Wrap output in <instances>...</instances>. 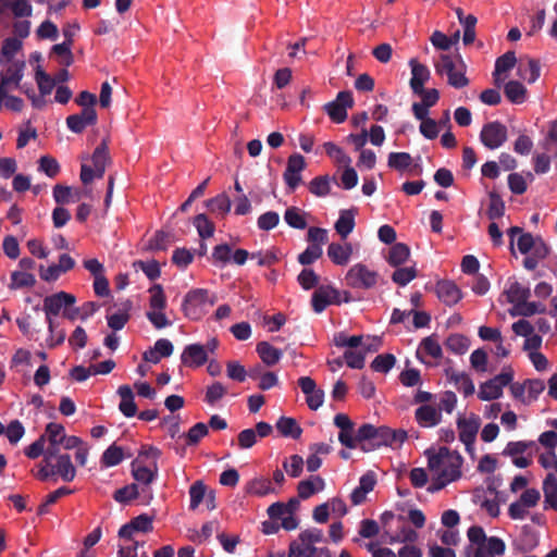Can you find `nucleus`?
Returning a JSON list of instances; mask_svg holds the SVG:
<instances>
[{"mask_svg":"<svg viewBox=\"0 0 557 557\" xmlns=\"http://www.w3.org/2000/svg\"><path fill=\"white\" fill-rule=\"evenodd\" d=\"M508 72H494V83L500 87L504 85V91L508 100L512 103L520 104L527 100V88L518 81H507Z\"/></svg>","mask_w":557,"mask_h":557,"instance_id":"4468645a","label":"nucleus"},{"mask_svg":"<svg viewBox=\"0 0 557 557\" xmlns=\"http://www.w3.org/2000/svg\"><path fill=\"white\" fill-rule=\"evenodd\" d=\"M207 208L214 214L225 216L231 210V200L226 194H220L206 201Z\"/></svg>","mask_w":557,"mask_h":557,"instance_id":"a18cd8bd","label":"nucleus"},{"mask_svg":"<svg viewBox=\"0 0 557 557\" xmlns=\"http://www.w3.org/2000/svg\"><path fill=\"white\" fill-rule=\"evenodd\" d=\"M355 227V211L342 210L338 220L335 222V230L343 239L352 232Z\"/></svg>","mask_w":557,"mask_h":557,"instance_id":"79ce46f5","label":"nucleus"},{"mask_svg":"<svg viewBox=\"0 0 557 557\" xmlns=\"http://www.w3.org/2000/svg\"><path fill=\"white\" fill-rule=\"evenodd\" d=\"M121 397L119 408L125 417H134L137 412V406L134 403V394L128 385H122L117 389Z\"/></svg>","mask_w":557,"mask_h":557,"instance_id":"e433bc0d","label":"nucleus"},{"mask_svg":"<svg viewBox=\"0 0 557 557\" xmlns=\"http://www.w3.org/2000/svg\"><path fill=\"white\" fill-rule=\"evenodd\" d=\"M113 497L117 503H122V504L128 503V502H131L133 499H137V498L140 499V504H143L141 490L139 488V485L136 483H133V484H129L122 488L116 490L114 492Z\"/></svg>","mask_w":557,"mask_h":557,"instance_id":"49530a36","label":"nucleus"},{"mask_svg":"<svg viewBox=\"0 0 557 557\" xmlns=\"http://www.w3.org/2000/svg\"><path fill=\"white\" fill-rule=\"evenodd\" d=\"M469 339L460 334H453L446 339V347L457 355H462L469 349Z\"/></svg>","mask_w":557,"mask_h":557,"instance_id":"bf43d9fd","label":"nucleus"},{"mask_svg":"<svg viewBox=\"0 0 557 557\" xmlns=\"http://www.w3.org/2000/svg\"><path fill=\"white\" fill-rule=\"evenodd\" d=\"M545 382L541 379H531L524 381L527 387L525 404L529 405L535 401L545 389Z\"/></svg>","mask_w":557,"mask_h":557,"instance_id":"4d7b16f0","label":"nucleus"},{"mask_svg":"<svg viewBox=\"0 0 557 557\" xmlns=\"http://www.w3.org/2000/svg\"><path fill=\"white\" fill-rule=\"evenodd\" d=\"M149 307L146 317L149 322L157 329L161 330L172 325L164 310L168 306L166 296L161 285L156 284L148 289Z\"/></svg>","mask_w":557,"mask_h":557,"instance_id":"423d86ee","label":"nucleus"},{"mask_svg":"<svg viewBox=\"0 0 557 557\" xmlns=\"http://www.w3.org/2000/svg\"><path fill=\"white\" fill-rule=\"evenodd\" d=\"M98 121V114L95 109H82L79 113L66 117V126L70 131L81 134L88 126H94Z\"/></svg>","mask_w":557,"mask_h":557,"instance_id":"5701e85b","label":"nucleus"},{"mask_svg":"<svg viewBox=\"0 0 557 557\" xmlns=\"http://www.w3.org/2000/svg\"><path fill=\"white\" fill-rule=\"evenodd\" d=\"M257 352L261 360L269 367L276 364L282 357V351L268 342L259 343L257 345Z\"/></svg>","mask_w":557,"mask_h":557,"instance_id":"37998d69","label":"nucleus"},{"mask_svg":"<svg viewBox=\"0 0 557 557\" xmlns=\"http://www.w3.org/2000/svg\"><path fill=\"white\" fill-rule=\"evenodd\" d=\"M536 447L532 441L509 442L503 450V456L509 457L517 468H528L532 463L533 448Z\"/></svg>","mask_w":557,"mask_h":557,"instance_id":"ddd939ff","label":"nucleus"},{"mask_svg":"<svg viewBox=\"0 0 557 557\" xmlns=\"http://www.w3.org/2000/svg\"><path fill=\"white\" fill-rule=\"evenodd\" d=\"M283 468L288 475L297 478L301 474L304 468V459L299 455H293L284 460Z\"/></svg>","mask_w":557,"mask_h":557,"instance_id":"338daca9","label":"nucleus"},{"mask_svg":"<svg viewBox=\"0 0 557 557\" xmlns=\"http://www.w3.org/2000/svg\"><path fill=\"white\" fill-rule=\"evenodd\" d=\"M431 41L436 49L437 55L434 57L433 65L435 70H456L458 66L454 58L444 53L454 45L453 38H449L444 33L435 30L431 36Z\"/></svg>","mask_w":557,"mask_h":557,"instance_id":"9d476101","label":"nucleus"},{"mask_svg":"<svg viewBox=\"0 0 557 557\" xmlns=\"http://www.w3.org/2000/svg\"><path fill=\"white\" fill-rule=\"evenodd\" d=\"M245 493L250 496L263 497L276 493V488L268 478L256 476L246 483Z\"/></svg>","mask_w":557,"mask_h":557,"instance_id":"c85d7f7f","label":"nucleus"},{"mask_svg":"<svg viewBox=\"0 0 557 557\" xmlns=\"http://www.w3.org/2000/svg\"><path fill=\"white\" fill-rule=\"evenodd\" d=\"M305 168L306 161L301 154L294 153L289 156L283 178L290 191H294L300 185L301 172Z\"/></svg>","mask_w":557,"mask_h":557,"instance_id":"f3484780","label":"nucleus"},{"mask_svg":"<svg viewBox=\"0 0 557 557\" xmlns=\"http://www.w3.org/2000/svg\"><path fill=\"white\" fill-rule=\"evenodd\" d=\"M354 103L350 91H341L335 101L325 104V111L335 123H342L347 117V108Z\"/></svg>","mask_w":557,"mask_h":557,"instance_id":"6ab92c4d","label":"nucleus"},{"mask_svg":"<svg viewBox=\"0 0 557 557\" xmlns=\"http://www.w3.org/2000/svg\"><path fill=\"white\" fill-rule=\"evenodd\" d=\"M34 73V79L37 83L39 95H36L34 89L28 88L26 83L23 84L22 88L23 92L30 99L32 104L37 109H41L47 103L45 97L49 96L60 83H63L66 79V72H61L57 76H51L48 72Z\"/></svg>","mask_w":557,"mask_h":557,"instance_id":"20e7f679","label":"nucleus"},{"mask_svg":"<svg viewBox=\"0 0 557 557\" xmlns=\"http://www.w3.org/2000/svg\"><path fill=\"white\" fill-rule=\"evenodd\" d=\"M53 198L58 203H70L81 199L78 191H73L71 187L55 185L53 188Z\"/></svg>","mask_w":557,"mask_h":557,"instance_id":"5fc2aeb1","label":"nucleus"},{"mask_svg":"<svg viewBox=\"0 0 557 557\" xmlns=\"http://www.w3.org/2000/svg\"><path fill=\"white\" fill-rule=\"evenodd\" d=\"M193 224L202 239H207L213 236L215 226L206 214H197L194 218Z\"/></svg>","mask_w":557,"mask_h":557,"instance_id":"603ef678","label":"nucleus"},{"mask_svg":"<svg viewBox=\"0 0 557 557\" xmlns=\"http://www.w3.org/2000/svg\"><path fill=\"white\" fill-rule=\"evenodd\" d=\"M518 63V70H541L542 67H557V58L535 59L530 55L516 58L513 51H507L495 62L494 70H511Z\"/></svg>","mask_w":557,"mask_h":557,"instance_id":"0eeeda50","label":"nucleus"},{"mask_svg":"<svg viewBox=\"0 0 557 557\" xmlns=\"http://www.w3.org/2000/svg\"><path fill=\"white\" fill-rule=\"evenodd\" d=\"M36 285V277L33 273L15 270L10 275V283L8 287L11 290H17L22 288H33Z\"/></svg>","mask_w":557,"mask_h":557,"instance_id":"c9c22d12","label":"nucleus"},{"mask_svg":"<svg viewBox=\"0 0 557 557\" xmlns=\"http://www.w3.org/2000/svg\"><path fill=\"white\" fill-rule=\"evenodd\" d=\"M488 198L490 203L486 211L488 219L494 221L502 218L505 213V203L502 197L496 191H491Z\"/></svg>","mask_w":557,"mask_h":557,"instance_id":"864d4df0","label":"nucleus"},{"mask_svg":"<svg viewBox=\"0 0 557 557\" xmlns=\"http://www.w3.org/2000/svg\"><path fill=\"white\" fill-rule=\"evenodd\" d=\"M72 44L63 41L62 44L54 45L52 47V54L59 57L60 64L63 66H70L73 62V54L71 52Z\"/></svg>","mask_w":557,"mask_h":557,"instance_id":"69168bd1","label":"nucleus"},{"mask_svg":"<svg viewBox=\"0 0 557 557\" xmlns=\"http://www.w3.org/2000/svg\"><path fill=\"white\" fill-rule=\"evenodd\" d=\"M309 191L317 197H325L331 191L329 176H317L308 185Z\"/></svg>","mask_w":557,"mask_h":557,"instance_id":"13d9d810","label":"nucleus"},{"mask_svg":"<svg viewBox=\"0 0 557 557\" xmlns=\"http://www.w3.org/2000/svg\"><path fill=\"white\" fill-rule=\"evenodd\" d=\"M324 150L330 158L341 165H349L351 162V159L344 152V150L334 143H325Z\"/></svg>","mask_w":557,"mask_h":557,"instance_id":"680f3d73","label":"nucleus"},{"mask_svg":"<svg viewBox=\"0 0 557 557\" xmlns=\"http://www.w3.org/2000/svg\"><path fill=\"white\" fill-rule=\"evenodd\" d=\"M310 40L306 37L298 39L286 47L287 59L293 64L296 60H301L307 55L306 46Z\"/></svg>","mask_w":557,"mask_h":557,"instance_id":"6e6d98bb","label":"nucleus"},{"mask_svg":"<svg viewBox=\"0 0 557 557\" xmlns=\"http://www.w3.org/2000/svg\"><path fill=\"white\" fill-rule=\"evenodd\" d=\"M324 486V480L319 475H313L308 480H304L298 483V496L301 499H307L311 497L313 494L322 491Z\"/></svg>","mask_w":557,"mask_h":557,"instance_id":"72a5a7b5","label":"nucleus"},{"mask_svg":"<svg viewBox=\"0 0 557 557\" xmlns=\"http://www.w3.org/2000/svg\"><path fill=\"white\" fill-rule=\"evenodd\" d=\"M276 429L284 437L297 440L301 436L302 429L294 418L281 417L276 422Z\"/></svg>","mask_w":557,"mask_h":557,"instance_id":"ea45409f","label":"nucleus"},{"mask_svg":"<svg viewBox=\"0 0 557 557\" xmlns=\"http://www.w3.org/2000/svg\"><path fill=\"white\" fill-rule=\"evenodd\" d=\"M22 41L16 37L5 38L0 50V64L9 62L22 49Z\"/></svg>","mask_w":557,"mask_h":557,"instance_id":"8fccbe9b","label":"nucleus"},{"mask_svg":"<svg viewBox=\"0 0 557 557\" xmlns=\"http://www.w3.org/2000/svg\"><path fill=\"white\" fill-rule=\"evenodd\" d=\"M152 530V519L147 515H140L134 518L129 523L124 524L119 535L122 539L132 540L135 532H149Z\"/></svg>","mask_w":557,"mask_h":557,"instance_id":"bb28decb","label":"nucleus"},{"mask_svg":"<svg viewBox=\"0 0 557 557\" xmlns=\"http://www.w3.org/2000/svg\"><path fill=\"white\" fill-rule=\"evenodd\" d=\"M480 425L481 419L474 413L459 416L457 419V430L460 442H475Z\"/></svg>","mask_w":557,"mask_h":557,"instance_id":"aec40b11","label":"nucleus"},{"mask_svg":"<svg viewBox=\"0 0 557 557\" xmlns=\"http://www.w3.org/2000/svg\"><path fill=\"white\" fill-rule=\"evenodd\" d=\"M214 302L215 298L210 295L208 289L194 288L185 295L182 311L187 319L197 321L207 313Z\"/></svg>","mask_w":557,"mask_h":557,"instance_id":"39448f33","label":"nucleus"},{"mask_svg":"<svg viewBox=\"0 0 557 557\" xmlns=\"http://www.w3.org/2000/svg\"><path fill=\"white\" fill-rule=\"evenodd\" d=\"M539 443L547 448L545 453L539 456V463L544 469H550L553 459H555V448L557 446V432L546 431L539 436Z\"/></svg>","mask_w":557,"mask_h":557,"instance_id":"393cba45","label":"nucleus"},{"mask_svg":"<svg viewBox=\"0 0 557 557\" xmlns=\"http://www.w3.org/2000/svg\"><path fill=\"white\" fill-rule=\"evenodd\" d=\"M443 350L440 343L433 337L424 338L417 351L418 357L423 362H431V360H437L442 357Z\"/></svg>","mask_w":557,"mask_h":557,"instance_id":"7c9ffc66","label":"nucleus"},{"mask_svg":"<svg viewBox=\"0 0 557 557\" xmlns=\"http://www.w3.org/2000/svg\"><path fill=\"white\" fill-rule=\"evenodd\" d=\"M379 273L363 263L354 264L346 273V284L351 288L370 289L377 283Z\"/></svg>","mask_w":557,"mask_h":557,"instance_id":"9b49d317","label":"nucleus"},{"mask_svg":"<svg viewBox=\"0 0 557 557\" xmlns=\"http://www.w3.org/2000/svg\"><path fill=\"white\" fill-rule=\"evenodd\" d=\"M395 357L391 354L379 355L371 363V368L381 373L388 372L395 364Z\"/></svg>","mask_w":557,"mask_h":557,"instance_id":"774afa93","label":"nucleus"},{"mask_svg":"<svg viewBox=\"0 0 557 557\" xmlns=\"http://www.w3.org/2000/svg\"><path fill=\"white\" fill-rule=\"evenodd\" d=\"M412 163V158L408 152H391L387 164L389 168L404 171Z\"/></svg>","mask_w":557,"mask_h":557,"instance_id":"052dcab7","label":"nucleus"},{"mask_svg":"<svg viewBox=\"0 0 557 557\" xmlns=\"http://www.w3.org/2000/svg\"><path fill=\"white\" fill-rule=\"evenodd\" d=\"M132 473L134 479L141 484L139 488L143 494V504L147 505L153 498V493L150 484L156 480L158 474L157 463H151L149 467L143 465V461L135 459L132 462Z\"/></svg>","mask_w":557,"mask_h":557,"instance_id":"1a4fd4ad","label":"nucleus"},{"mask_svg":"<svg viewBox=\"0 0 557 557\" xmlns=\"http://www.w3.org/2000/svg\"><path fill=\"white\" fill-rule=\"evenodd\" d=\"M301 392L306 395V403L311 410L319 409L324 400V392L317 387L315 382L309 376H301L298 380Z\"/></svg>","mask_w":557,"mask_h":557,"instance_id":"4be33fe9","label":"nucleus"},{"mask_svg":"<svg viewBox=\"0 0 557 557\" xmlns=\"http://www.w3.org/2000/svg\"><path fill=\"white\" fill-rule=\"evenodd\" d=\"M352 255V247L350 244L332 243L327 247V256L333 263L337 265H345L348 263Z\"/></svg>","mask_w":557,"mask_h":557,"instance_id":"473e14b6","label":"nucleus"},{"mask_svg":"<svg viewBox=\"0 0 557 557\" xmlns=\"http://www.w3.org/2000/svg\"><path fill=\"white\" fill-rule=\"evenodd\" d=\"M410 256L409 247L403 243L393 245L388 250L387 262L393 267H398L407 261Z\"/></svg>","mask_w":557,"mask_h":557,"instance_id":"09e8293b","label":"nucleus"},{"mask_svg":"<svg viewBox=\"0 0 557 557\" xmlns=\"http://www.w3.org/2000/svg\"><path fill=\"white\" fill-rule=\"evenodd\" d=\"M513 371L511 368H504L503 371L493 379L480 385L478 397L481 400H494L503 395V388L511 383Z\"/></svg>","mask_w":557,"mask_h":557,"instance_id":"f8f14e48","label":"nucleus"},{"mask_svg":"<svg viewBox=\"0 0 557 557\" xmlns=\"http://www.w3.org/2000/svg\"><path fill=\"white\" fill-rule=\"evenodd\" d=\"M75 296L65 292H59L53 295L47 296L44 299V311L48 322L49 330L52 331L53 321L52 315H58L63 307L72 306L75 304Z\"/></svg>","mask_w":557,"mask_h":557,"instance_id":"2eb2a0df","label":"nucleus"},{"mask_svg":"<svg viewBox=\"0 0 557 557\" xmlns=\"http://www.w3.org/2000/svg\"><path fill=\"white\" fill-rule=\"evenodd\" d=\"M545 503L557 511V478L548 473L543 482Z\"/></svg>","mask_w":557,"mask_h":557,"instance_id":"c03bdc74","label":"nucleus"},{"mask_svg":"<svg viewBox=\"0 0 557 557\" xmlns=\"http://www.w3.org/2000/svg\"><path fill=\"white\" fill-rule=\"evenodd\" d=\"M325 541L323 531L318 528H310L299 533L297 540L299 554L302 557H330V550L326 547H318L317 544Z\"/></svg>","mask_w":557,"mask_h":557,"instance_id":"6e6552de","label":"nucleus"},{"mask_svg":"<svg viewBox=\"0 0 557 557\" xmlns=\"http://www.w3.org/2000/svg\"><path fill=\"white\" fill-rule=\"evenodd\" d=\"M446 375L448 380L455 384L456 388L465 396H470L474 393V384L468 374L447 370Z\"/></svg>","mask_w":557,"mask_h":557,"instance_id":"f704fd0d","label":"nucleus"},{"mask_svg":"<svg viewBox=\"0 0 557 557\" xmlns=\"http://www.w3.org/2000/svg\"><path fill=\"white\" fill-rule=\"evenodd\" d=\"M337 297V290L332 287H319L312 295L311 304L317 313H321Z\"/></svg>","mask_w":557,"mask_h":557,"instance_id":"2f4dec72","label":"nucleus"},{"mask_svg":"<svg viewBox=\"0 0 557 557\" xmlns=\"http://www.w3.org/2000/svg\"><path fill=\"white\" fill-rule=\"evenodd\" d=\"M425 455L432 476L430 492H437L461 478L463 459L458 451L443 446L437 449H428Z\"/></svg>","mask_w":557,"mask_h":557,"instance_id":"f257e3e1","label":"nucleus"},{"mask_svg":"<svg viewBox=\"0 0 557 557\" xmlns=\"http://www.w3.org/2000/svg\"><path fill=\"white\" fill-rule=\"evenodd\" d=\"M273 431V428L268 422H258L256 424V429H245L239 432L237 436V445L239 449H249L257 442L258 437L264 438L268 437Z\"/></svg>","mask_w":557,"mask_h":557,"instance_id":"a211bd4d","label":"nucleus"},{"mask_svg":"<svg viewBox=\"0 0 557 557\" xmlns=\"http://www.w3.org/2000/svg\"><path fill=\"white\" fill-rule=\"evenodd\" d=\"M396 528L397 530H393L389 533V537L387 539L388 543L414 542L417 540V532L406 523L403 516H398Z\"/></svg>","mask_w":557,"mask_h":557,"instance_id":"c756f323","label":"nucleus"},{"mask_svg":"<svg viewBox=\"0 0 557 557\" xmlns=\"http://www.w3.org/2000/svg\"><path fill=\"white\" fill-rule=\"evenodd\" d=\"M227 394V388L220 382L209 385L206 391L205 400L209 405H214Z\"/></svg>","mask_w":557,"mask_h":557,"instance_id":"0e129e2a","label":"nucleus"},{"mask_svg":"<svg viewBox=\"0 0 557 557\" xmlns=\"http://www.w3.org/2000/svg\"><path fill=\"white\" fill-rule=\"evenodd\" d=\"M52 467L54 469V474H59L65 482L73 481L76 475L75 467L73 466L69 455L58 456L57 462Z\"/></svg>","mask_w":557,"mask_h":557,"instance_id":"4c0bfd02","label":"nucleus"},{"mask_svg":"<svg viewBox=\"0 0 557 557\" xmlns=\"http://www.w3.org/2000/svg\"><path fill=\"white\" fill-rule=\"evenodd\" d=\"M436 294L441 301L454 306L461 299V292L451 281H442L436 285Z\"/></svg>","mask_w":557,"mask_h":557,"instance_id":"cd10ccee","label":"nucleus"},{"mask_svg":"<svg viewBox=\"0 0 557 557\" xmlns=\"http://www.w3.org/2000/svg\"><path fill=\"white\" fill-rule=\"evenodd\" d=\"M131 453L125 454L123 448L115 444L109 446L101 456V463L104 467H114L122 462L124 458H131Z\"/></svg>","mask_w":557,"mask_h":557,"instance_id":"a19ab883","label":"nucleus"},{"mask_svg":"<svg viewBox=\"0 0 557 557\" xmlns=\"http://www.w3.org/2000/svg\"><path fill=\"white\" fill-rule=\"evenodd\" d=\"M108 159V147L102 143L95 149L91 158L92 166L95 168V175L97 177L100 178L103 176Z\"/></svg>","mask_w":557,"mask_h":557,"instance_id":"de8ad7c7","label":"nucleus"},{"mask_svg":"<svg viewBox=\"0 0 557 557\" xmlns=\"http://www.w3.org/2000/svg\"><path fill=\"white\" fill-rule=\"evenodd\" d=\"M132 308L131 301H126L122 307L111 314L107 315L108 325L113 331L122 330L129 320V311Z\"/></svg>","mask_w":557,"mask_h":557,"instance_id":"58836bf2","label":"nucleus"},{"mask_svg":"<svg viewBox=\"0 0 557 557\" xmlns=\"http://www.w3.org/2000/svg\"><path fill=\"white\" fill-rule=\"evenodd\" d=\"M334 424L339 429L338 441L347 448H356L357 432L354 431V423L345 413H337L334 417Z\"/></svg>","mask_w":557,"mask_h":557,"instance_id":"412c9836","label":"nucleus"},{"mask_svg":"<svg viewBox=\"0 0 557 557\" xmlns=\"http://www.w3.org/2000/svg\"><path fill=\"white\" fill-rule=\"evenodd\" d=\"M284 220L293 228L304 230L307 227L306 213L297 207L287 208Z\"/></svg>","mask_w":557,"mask_h":557,"instance_id":"3c124183","label":"nucleus"},{"mask_svg":"<svg viewBox=\"0 0 557 557\" xmlns=\"http://www.w3.org/2000/svg\"><path fill=\"white\" fill-rule=\"evenodd\" d=\"M42 436H45V442L48 441L53 445L61 444L65 436V429L62 424L51 422L46 426V431Z\"/></svg>","mask_w":557,"mask_h":557,"instance_id":"e2e57ef3","label":"nucleus"},{"mask_svg":"<svg viewBox=\"0 0 557 557\" xmlns=\"http://www.w3.org/2000/svg\"><path fill=\"white\" fill-rule=\"evenodd\" d=\"M414 419L421 428H434L442 421V412L433 405H421L414 411Z\"/></svg>","mask_w":557,"mask_h":557,"instance_id":"a878e982","label":"nucleus"},{"mask_svg":"<svg viewBox=\"0 0 557 557\" xmlns=\"http://www.w3.org/2000/svg\"><path fill=\"white\" fill-rule=\"evenodd\" d=\"M480 138L488 149H496L507 140V128L499 122H491L483 126Z\"/></svg>","mask_w":557,"mask_h":557,"instance_id":"dca6fc26","label":"nucleus"},{"mask_svg":"<svg viewBox=\"0 0 557 557\" xmlns=\"http://www.w3.org/2000/svg\"><path fill=\"white\" fill-rule=\"evenodd\" d=\"M182 364L188 368H198L208 361L207 349L200 344L187 345L181 355Z\"/></svg>","mask_w":557,"mask_h":557,"instance_id":"b1692460","label":"nucleus"},{"mask_svg":"<svg viewBox=\"0 0 557 557\" xmlns=\"http://www.w3.org/2000/svg\"><path fill=\"white\" fill-rule=\"evenodd\" d=\"M469 544L465 553L467 557H502L506 552V543L498 536H487L480 525H472L467 531Z\"/></svg>","mask_w":557,"mask_h":557,"instance_id":"f03ea898","label":"nucleus"},{"mask_svg":"<svg viewBox=\"0 0 557 557\" xmlns=\"http://www.w3.org/2000/svg\"><path fill=\"white\" fill-rule=\"evenodd\" d=\"M505 295L508 302L512 304L516 313L523 317H531L533 314H544L546 306L540 301H529L531 290L529 287L519 282H512L505 289Z\"/></svg>","mask_w":557,"mask_h":557,"instance_id":"7ed1b4c3","label":"nucleus"}]
</instances>
